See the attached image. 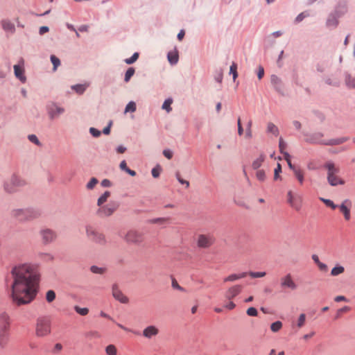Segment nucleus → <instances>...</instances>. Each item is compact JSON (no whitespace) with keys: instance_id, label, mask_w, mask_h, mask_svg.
<instances>
[{"instance_id":"5701e85b","label":"nucleus","mask_w":355,"mask_h":355,"mask_svg":"<svg viewBox=\"0 0 355 355\" xmlns=\"http://www.w3.org/2000/svg\"><path fill=\"white\" fill-rule=\"evenodd\" d=\"M349 139L348 137H340L336 139H332L329 140L325 143L326 145H330V146H335V145H340L345 141H347Z\"/></svg>"},{"instance_id":"ea45409f","label":"nucleus","mask_w":355,"mask_h":355,"mask_svg":"<svg viewBox=\"0 0 355 355\" xmlns=\"http://www.w3.org/2000/svg\"><path fill=\"white\" fill-rule=\"evenodd\" d=\"M136 110V104L133 101H130L128 103V104L126 105L125 109V113H127L128 112H134Z\"/></svg>"},{"instance_id":"338daca9","label":"nucleus","mask_w":355,"mask_h":355,"mask_svg":"<svg viewBox=\"0 0 355 355\" xmlns=\"http://www.w3.org/2000/svg\"><path fill=\"white\" fill-rule=\"evenodd\" d=\"M172 286H173V288L178 289L181 291H184V288L179 285V284L177 282V281L175 279H173L172 281Z\"/></svg>"},{"instance_id":"473e14b6","label":"nucleus","mask_w":355,"mask_h":355,"mask_svg":"<svg viewBox=\"0 0 355 355\" xmlns=\"http://www.w3.org/2000/svg\"><path fill=\"white\" fill-rule=\"evenodd\" d=\"M346 85L349 88L355 89V78L349 75L346 76L345 79Z\"/></svg>"},{"instance_id":"58836bf2","label":"nucleus","mask_w":355,"mask_h":355,"mask_svg":"<svg viewBox=\"0 0 355 355\" xmlns=\"http://www.w3.org/2000/svg\"><path fill=\"white\" fill-rule=\"evenodd\" d=\"M173 103V100L171 98L166 99L163 105H162V109L166 110L167 112H169L171 111V105Z\"/></svg>"},{"instance_id":"6e6552de","label":"nucleus","mask_w":355,"mask_h":355,"mask_svg":"<svg viewBox=\"0 0 355 355\" xmlns=\"http://www.w3.org/2000/svg\"><path fill=\"white\" fill-rule=\"evenodd\" d=\"M86 235L89 239L96 243L105 245L106 243L105 236L98 232L94 227L87 225L85 227Z\"/></svg>"},{"instance_id":"9b49d317","label":"nucleus","mask_w":355,"mask_h":355,"mask_svg":"<svg viewBox=\"0 0 355 355\" xmlns=\"http://www.w3.org/2000/svg\"><path fill=\"white\" fill-rule=\"evenodd\" d=\"M46 111L49 119L54 120L64 112V109L56 103H51L46 105Z\"/></svg>"},{"instance_id":"a19ab883","label":"nucleus","mask_w":355,"mask_h":355,"mask_svg":"<svg viewBox=\"0 0 355 355\" xmlns=\"http://www.w3.org/2000/svg\"><path fill=\"white\" fill-rule=\"evenodd\" d=\"M51 61L53 65V70L55 71L58 67L60 64V61L58 58L53 55L51 56Z\"/></svg>"},{"instance_id":"c85d7f7f","label":"nucleus","mask_w":355,"mask_h":355,"mask_svg":"<svg viewBox=\"0 0 355 355\" xmlns=\"http://www.w3.org/2000/svg\"><path fill=\"white\" fill-rule=\"evenodd\" d=\"M168 60L172 64H176L178 61V55L175 51H171L168 53Z\"/></svg>"},{"instance_id":"4d7b16f0","label":"nucleus","mask_w":355,"mask_h":355,"mask_svg":"<svg viewBox=\"0 0 355 355\" xmlns=\"http://www.w3.org/2000/svg\"><path fill=\"white\" fill-rule=\"evenodd\" d=\"M160 172H161V168L159 166H157V167H155V168H153L152 169V175L154 177V178H158L159 176V174H160Z\"/></svg>"},{"instance_id":"bf43d9fd","label":"nucleus","mask_w":355,"mask_h":355,"mask_svg":"<svg viewBox=\"0 0 355 355\" xmlns=\"http://www.w3.org/2000/svg\"><path fill=\"white\" fill-rule=\"evenodd\" d=\"M168 220L166 218H157L151 220L152 223H165Z\"/></svg>"},{"instance_id":"e433bc0d","label":"nucleus","mask_w":355,"mask_h":355,"mask_svg":"<svg viewBox=\"0 0 355 355\" xmlns=\"http://www.w3.org/2000/svg\"><path fill=\"white\" fill-rule=\"evenodd\" d=\"M98 180L96 178H92L87 184L86 188L89 190L93 189L95 187V186L98 184Z\"/></svg>"},{"instance_id":"4c0bfd02","label":"nucleus","mask_w":355,"mask_h":355,"mask_svg":"<svg viewBox=\"0 0 355 355\" xmlns=\"http://www.w3.org/2000/svg\"><path fill=\"white\" fill-rule=\"evenodd\" d=\"M230 72L233 76V80H235L238 76L237 73V64L235 62H233L230 68Z\"/></svg>"},{"instance_id":"cd10ccee","label":"nucleus","mask_w":355,"mask_h":355,"mask_svg":"<svg viewBox=\"0 0 355 355\" xmlns=\"http://www.w3.org/2000/svg\"><path fill=\"white\" fill-rule=\"evenodd\" d=\"M345 272V268L342 266H336L331 270V275L333 277L338 276Z\"/></svg>"},{"instance_id":"1a4fd4ad","label":"nucleus","mask_w":355,"mask_h":355,"mask_svg":"<svg viewBox=\"0 0 355 355\" xmlns=\"http://www.w3.org/2000/svg\"><path fill=\"white\" fill-rule=\"evenodd\" d=\"M119 204L117 202L112 201L105 205L100 207L96 214L99 217L104 218L112 216L118 209Z\"/></svg>"},{"instance_id":"b1692460","label":"nucleus","mask_w":355,"mask_h":355,"mask_svg":"<svg viewBox=\"0 0 355 355\" xmlns=\"http://www.w3.org/2000/svg\"><path fill=\"white\" fill-rule=\"evenodd\" d=\"M294 173L295 177L298 180L300 185H302L304 181V171L300 169V168H297V169H295L294 171H293Z\"/></svg>"},{"instance_id":"69168bd1","label":"nucleus","mask_w":355,"mask_h":355,"mask_svg":"<svg viewBox=\"0 0 355 355\" xmlns=\"http://www.w3.org/2000/svg\"><path fill=\"white\" fill-rule=\"evenodd\" d=\"M163 155L168 159H171L173 157V153L168 149L164 150Z\"/></svg>"},{"instance_id":"e2e57ef3","label":"nucleus","mask_w":355,"mask_h":355,"mask_svg":"<svg viewBox=\"0 0 355 355\" xmlns=\"http://www.w3.org/2000/svg\"><path fill=\"white\" fill-rule=\"evenodd\" d=\"M286 147V143L284 141L282 138H280L279 141V148L280 152L281 153L284 152Z\"/></svg>"},{"instance_id":"c9c22d12","label":"nucleus","mask_w":355,"mask_h":355,"mask_svg":"<svg viewBox=\"0 0 355 355\" xmlns=\"http://www.w3.org/2000/svg\"><path fill=\"white\" fill-rule=\"evenodd\" d=\"M55 299V293L52 291L49 290L46 293V300L49 303H51L53 302Z\"/></svg>"},{"instance_id":"5fc2aeb1","label":"nucleus","mask_w":355,"mask_h":355,"mask_svg":"<svg viewBox=\"0 0 355 355\" xmlns=\"http://www.w3.org/2000/svg\"><path fill=\"white\" fill-rule=\"evenodd\" d=\"M246 313L250 316H257L258 314L257 310L254 307L248 308Z\"/></svg>"},{"instance_id":"c756f323","label":"nucleus","mask_w":355,"mask_h":355,"mask_svg":"<svg viewBox=\"0 0 355 355\" xmlns=\"http://www.w3.org/2000/svg\"><path fill=\"white\" fill-rule=\"evenodd\" d=\"M88 87V84L76 85L71 87L72 89L75 90L78 94H83L86 88Z\"/></svg>"},{"instance_id":"13d9d810","label":"nucleus","mask_w":355,"mask_h":355,"mask_svg":"<svg viewBox=\"0 0 355 355\" xmlns=\"http://www.w3.org/2000/svg\"><path fill=\"white\" fill-rule=\"evenodd\" d=\"M318 269L321 271V272H326L328 271V266L327 264L322 263V262H320V263H318Z\"/></svg>"},{"instance_id":"423d86ee","label":"nucleus","mask_w":355,"mask_h":355,"mask_svg":"<svg viewBox=\"0 0 355 355\" xmlns=\"http://www.w3.org/2000/svg\"><path fill=\"white\" fill-rule=\"evenodd\" d=\"M26 181L16 175H12L8 178L3 183L4 191L7 193H12L17 191L19 187L24 186Z\"/></svg>"},{"instance_id":"052dcab7","label":"nucleus","mask_w":355,"mask_h":355,"mask_svg":"<svg viewBox=\"0 0 355 355\" xmlns=\"http://www.w3.org/2000/svg\"><path fill=\"white\" fill-rule=\"evenodd\" d=\"M89 132L94 137H98L101 135V132L94 128H90Z\"/></svg>"},{"instance_id":"6e6d98bb","label":"nucleus","mask_w":355,"mask_h":355,"mask_svg":"<svg viewBox=\"0 0 355 355\" xmlns=\"http://www.w3.org/2000/svg\"><path fill=\"white\" fill-rule=\"evenodd\" d=\"M309 16V14L306 13V12H301L300 14H299L297 17L295 18V22L296 23H299L300 21H302L305 17H308Z\"/></svg>"},{"instance_id":"a878e982","label":"nucleus","mask_w":355,"mask_h":355,"mask_svg":"<svg viewBox=\"0 0 355 355\" xmlns=\"http://www.w3.org/2000/svg\"><path fill=\"white\" fill-rule=\"evenodd\" d=\"M110 192L108 191H106L104 192L103 194H102L97 200V205L100 207L103 206V205L107 202V199L110 196Z\"/></svg>"},{"instance_id":"f3484780","label":"nucleus","mask_w":355,"mask_h":355,"mask_svg":"<svg viewBox=\"0 0 355 355\" xmlns=\"http://www.w3.org/2000/svg\"><path fill=\"white\" fill-rule=\"evenodd\" d=\"M40 233L43 242L45 243H51L56 238L55 233L53 230L49 229L42 230Z\"/></svg>"},{"instance_id":"de8ad7c7","label":"nucleus","mask_w":355,"mask_h":355,"mask_svg":"<svg viewBox=\"0 0 355 355\" xmlns=\"http://www.w3.org/2000/svg\"><path fill=\"white\" fill-rule=\"evenodd\" d=\"M350 311V307L347 306H345L341 309H339L338 311H337V313H336V318H338L340 317V315L344 313H347L348 311Z\"/></svg>"},{"instance_id":"3c124183","label":"nucleus","mask_w":355,"mask_h":355,"mask_svg":"<svg viewBox=\"0 0 355 355\" xmlns=\"http://www.w3.org/2000/svg\"><path fill=\"white\" fill-rule=\"evenodd\" d=\"M176 178L178 179V182L182 184H185L186 187L188 188L189 187V182L187 180H183L179 172L176 173Z\"/></svg>"},{"instance_id":"bb28decb","label":"nucleus","mask_w":355,"mask_h":355,"mask_svg":"<svg viewBox=\"0 0 355 355\" xmlns=\"http://www.w3.org/2000/svg\"><path fill=\"white\" fill-rule=\"evenodd\" d=\"M267 132L275 136H277L279 135L278 128L271 122H269L267 125Z\"/></svg>"},{"instance_id":"4468645a","label":"nucleus","mask_w":355,"mask_h":355,"mask_svg":"<svg viewBox=\"0 0 355 355\" xmlns=\"http://www.w3.org/2000/svg\"><path fill=\"white\" fill-rule=\"evenodd\" d=\"M340 212L343 214L345 220L349 221L351 219L350 209L352 202L349 200H345L342 204L338 207Z\"/></svg>"},{"instance_id":"79ce46f5","label":"nucleus","mask_w":355,"mask_h":355,"mask_svg":"<svg viewBox=\"0 0 355 355\" xmlns=\"http://www.w3.org/2000/svg\"><path fill=\"white\" fill-rule=\"evenodd\" d=\"M320 200L322 201L327 207H331L332 209H335L338 207V206L335 205L331 200L320 198Z\"/></svg>"},{"instance_id":"8fccbe9b","label":"nucleus","mask_w":355,"mask_h":355,"mask_svg":"<svg viewBox=\"0 0 355 355\" xmlns=\"http://www.w3.org/2000/svg\"><path fill=\"white\" fill-rule=\"evenodd\" d=\"M266 275L265 272H250L249 275L252 278L263 277Z\"/></svg>"},{"instance_id":"603ef678","label":"nucleus","mask_w":355,"mask_h":355,"mask_svg":"<svg viewBox=\"0 0 355 355\" xmlns=\"http://www.w3.org/2000/svg\"><path fill=\"white\" fill-rule=\"evenodd\" d=\"M28 138L32 143H34L37 146L40 145V142L35 135H29Z\"/></svg>"},{"instance_id":"aec40b11","label":"nucleus","mask_w":355,"mask_h":355,"mask_svg":"<svg viewBox=\"0 0 355 355\" xmlns=\"http://www.w3.org/2000/svg\"><path fill=\"white\" fill-rule=\"evenodd\" d=\"M1 26L3 29L8 32L10 33H14L15 31V27L13 23H12L10 20L3 19L1 21Z\"/></svg>"},{"instance_id":"774afa93","label":"nucleus","mask_w":355,"mask_h":355,"mask_svg":"<svg viewBox=\"0 0 355 355\" xmlns=\"http://www.w3.org/2000/svg\"><path fill=\"white\" fill-rule=\"evenodd\" d=\"M335 302H339L341 301L348 302V300L343 295H338L334 298Z\"/></svg>"},{"instance_id":"c03bdc74","label":"nucleus","mask_w":355,"mask_h":355,"mask_svg":"<svg viewBox=\"0 0 355 355\" xmlns=\"http://www.w3.org/2000/svg\"><path fill=\"white\" fill-rule=\"evenodd\" d=\"M74 309L78 314L81 315H86L89 313V309L87 308H80L78 306H76Z\"/></svg>"},{"instance_id":"0eeeda50","label":"nucleus","mask_w":355,"mask_h":355,"mask_svg":"<svg viewBox=\"0 0 355 355\" xmlns=\"http://www.w3.org/2000/svg\"><path fill=\"white\" fill-rule=\"evenodd\" d=\"M123 240L128 244L140 245L144 241V235L141 232L135 229L127 231L123 236Z\"/></svg>"},{"instance_id":"7ed1b4c3","label":"nucleus","mask_w":355,"mask_h":355,"mask_svg":"<svg viewBox=\"0 0 355 355\" xmlns=\"http://www.w3.org/2000/svg\"><path fill=\"white\" fill-rule=\"evenodd\" d=\"M11 320L5 311L0 313V346L4 347L8 343Z\"/></svg>"},{"instance_id":"4be33fe9","label":"nucleus","mask_w":355,"mask_h":355,"mask_svg":"<svg viewBox=\"0 0 355 355\" xmlns=\"http://www.w3.org/2000/svg\"><path fill=\"white\" fill-rule=\"evenodd\" d=\"M248 273L244 272H241L240 274H232L229 276H227V277H225L224 279H223V282H234L236 280H238L239 279H242V278H244L247 276Z\"/></svg>"},{"instance_id":"f03ea898","label":"nucleus","mask_w":355,"mask_h":355,"mask_svg":"<svg viewBox=\"0 0 355 355\" xmlns=\"http://www.w3.org/2000/svg\"><path fill=\"white\" fill-rule=\"evenodd\" d=\"M323 167L327 170V179L328 183L333 187L343 185L345 181L339 176L340 168L334 162H327Z\"/></svg>"},{"instance_id":"a18cd8bd","label":"nucleus","mask_w":355,"mask_h":355,"mask_svg":"<svg viewBox=\"0 0 355 355\" xmlns=\"http://www.w3.org/2000/svg\"><path fill=\"white\" fill-rule=\"evenodd\" d=\"M306 321V315L304 313H301L297 320V327L301 328L304 325Z\"/></svg>"},{"instance_id":"6ab92c4d","label":"nucleus","mask_w":355,"mask_h":355,"mask_svg":"<svg viewBox=\"0 0 355 355\" xmlns=\"http://www.w3.org/2000/svg\"><path fill=\"white\" fill-rule=\"evenodd\" d=\"M159 330L155 326H148L143 331V336L147 338H151L158 334Z\"/></svg>"},{"instance_id":"680f3d73","label":"nucleus","mask_w":355,"mask_h":355,"mask_svg":"<svg viewBox=\"0 0 355 355\" xmlns=\"http://www.w3.org/2000/svg\"><path fill=\"white\" fill-rule=\"evenodd\" d=\"M237 125H238V134L239 136H241L243 134V128L241 125V121L240 117L238 118Z\"/></svg>"},{"instance_id":"7c9ffc66","label":"nucleus","mask_w":355,"mask_h":355,"mask_svg":"<svg viewBox=\"0 0 355 355\" xmlns=\"http://www.w3.org/2000/svg\"><path fill=\"white\" fill-rule=\"evenodd\" d=\"M282 322L281 321H276L270 324V330L274 332H278L282 328Z\"/></svg>"},{"instance_id":"f704fd0d","label":"nucleus","mask_w":355,"mask_h":355,"mask_svg":"<svg viewBox=\"0 0 355 355\" xmlns=\"http://www.w3.org/2000/svg\"><path fill=\"white\" fill-rule=\"evenodd\" d=\"M252 121L251 120H250L247 124V128H246V130H245V138L246 139H251L252 137Z\"/></svg>"},{"instance_id":"ddd939ff","label":"nucleus","mask_w":355,"mask_h":355,"mask_svg":"<svg viewBox=\"0 0 355 355\" xmlns=\"http://www.w3.org/2000/svg\"><path fill=\"white\" fill-rule=\"evenodd\" d=\"M214 238L210 234H200L198 236L197 245L201 248H208L213 245Z\"/></svg>"},{"instance_id":"39448f33","label":"nucleus","mask_w":355,"mask_h":355,"mask_svg":"<svg viewBox=\"0 0 355 355\" xmlns=\"http://www.w3.org/2000/svg\"><path fill=\"white\" fill-rule=\"evenodd\" d=\"M51 333V321L46 317H40L36 320L35 335L37 337H44Z\"/></svg>"},{"instance_id":"f8f14e48","label":"nucleus","mask_w":355,"mask_h":355,"mask_svg":"<svg viewBox=\"0 0 355 355\" xmlns=\"http://www.w3.org/2000/svg\"><path fill=\"white\" fill-rule=\"evenodd\" d=\"M280 286L282 289L288 288L291 291H294L297 288V285L290 273L281 277Z\"/></svg>"},{"instance_id":"09e8293b","label":"nucleus","mask_w":355,"mask_h":355,"mask_svg":"<svg viewBox=\"0 0 355 355\" xmlns=\"http://www.w3.org/2000/svg\"><path fill=\"white\" fill-rule=\"evenodd\" d=\"M282 173V166L280 164H277V167L275 169L274 171V180H277V179L280 178L279 173Z\"/></svg>"},{"instance_id":"2eb2a0df","label":"nucleus","mask_w":355,"mask_h":355,"mask_svg":"<svg viewBox=\"0 0 355 355\" xmlns=\"http://www.w3.org/2000/svg\"><path fill=\"white\" fill-rule=\"evenodd\" d=\"M243 289L242 286L241 285H234L230 287L227 291L225 292V297L226 299L231 300L234 299L236 296L241 293Z\"/></svg>"},{"instance_id":"9d476101","label":"nucleus","mask_w":355,"mask_h":355,"mask_svg":"<svg viewBox=\"0 0 355 355\" xmlns=\"http://www.w3.org/2000/svg\"><path fill=\"white\" fill-rule=\"evenodd\" d=\"M287 202L295 210L300 211L302 206V198L300 195L294 194L292 191L287 193Z\"/></svg>"},{"instance_id":"49530a36","label":"nucleus","mask_w":355,"mask_h":355,"mask_svg":"<svg viewBox=\"0 0 355 355\" xmlns=\"http://www.w3.org/2000/svg\"><path fill=\"white\" fill-rule=\"evenodd\" d=\"M139 58V53H135L131 58L125 60V62L128 64L134 63Z\"/></svg>"},{"instance_id":"0e129e2a","label":"nucleus","mask_w":355,"mask_h":355,"mask_svg":"<svg viewBox=\"0 0 355 355\" xmlns=\"http://www.w3.org/2000/svg\"><path fill=\"white\" fill-rule=\"evenodd\" d=\"M336 16L333 17V19H328L327 21V26H336L338 24V21L336 19Z\"/></svg>"},{"instance_id":"412c9836","label":"nucleus","mask_w":355,"mask_h":355,"mask_svg":"<svg viewBox=\"0 0 355 355\" xmlns=\"http://www.w3.org/2000/svg\"><path fill=\"white\" fill-rule=\"evenodd\" d=\"M347 11V4L345 3H338L335 10V16L336 17H340L344 14H345Z\"/></svg>"},{"instance_id":"37998d69","label":"nucleus","mask_w":355,"mask_h":355,"mask_svg":"<svg viewBox=\"0 0 355 355\" xmlns=\"http://www.w3.org/2000/svg\"><path fill=\"white\" fill-rule=\"evenodd\" d=\"M256 178L258 180L263 182L266 180V173L263 170H258L256 173Z\"/></svg>"},{"instance_id":"dca6fc26","label":"nucleus","mask_w":355,"mask_h":355,"mask_svg":"<svg viewBox=\"0 0 355 355\" xmlns=\"http://www.w3.org/2000/svg\"><path fill=\"white\" fill-rule=\"evenodd\" d=\"M112 295L121 303L126 304L128 302V298L123 295L116 285L112 286Z\"/></svg>"},{"instance_id":"393cba45","label":"nucleus","mask_w":355,"mask_h":355,"mask_svg":"<svg viewBox=\"0 0 355 355\" xmlns=\"http://www.w3.org/2000/svg\"><path fill=\"white\" fill-rule=\"evenodd\" d=\"M265 155L263 154L259 155V156L255 159L252 164V166L254 169H258L263 164L265 160Z\"/></svg>"},{"instance_id":"a211bd4d","label":"nucleus","mask_w":355,"mask_h":355,"mask_svg":"<svg viewBox=\"0 0 355 355\" xmlns=\"http://www.w3.org/2000/svg\"><path fill=\"white\" fill-rule=\"evenodd\" d=\"M15 76L22 83H25L26 78L24 76V69L22 66L19 64L14 65Z\"/></svg>"},{"instance_id":"72a5a7b5","label":"nucleus","mask_w":355,"mask_h":355,"mask_svg":"<svg viewBox=\"0 0 355 355\" xmlns=\"http://www.w3.org/2000/svg\"><path fill=\"white\" fill-rule=\"evenodd\" d=\"M135 71L134 68L130 67L128 69V70L125 72L124 78V80L125 83H128L130 80L132 76L135 74Z\"/></svg>"},{"instance_id":"f257e3e1","label":"nucleus","mask_w":355,"mask_h":355,"mask_svg":"<svg viewBox=\"0 0 355 355\" xmlns=\"http://www.w3.org/2000/svg\"><path fill=\"white\" fill-rule=\"evenodd\" d=\"M10 297L19 306L30 304L35 298L40 275L36 265L30 263L15 265L11 270Z\"/></svg>"},{"instance_id":"864d4df0","label":"nucleus","mask_w":355,"mask_h":355,"mask_svg":"<svg viewBox=\"0 0 355 355\" xmlns=\"http://www.w3.org/2000/svg\"><path fill=\"white\" fill-rule=\"evenodd\" d=\"M91 271L95 274H103L105 270L102 268H98V266H93L91 267Z\"/></svg>"},{"instance_id":"20e7f679","label":"nucleus","mask_w":355,"mask_h":355,"mask_svg":"<svg viewBox=\"0 0 355 355\" xmlns=\"http://www.w3.org/2000/svg\"><path fill=\"white\" fill-rule=\"evenodd\" d=\"M11 214L16 219L23 221L37 218L41 215V212L33 208L15 209L12 211Z\"/></svg>"},{"instance_id":"2f4dec72","label":"nucleus","mask_w":355,"mask_h":355,"mask_svg":"<svg viewBox=\"0 0 355 355\" xmlns=\"http://www.w3.org/2000/svg\"><path fill=\"white\" fill-rule=\"evenodd\" d=\"M105 352L107 355H116L117 349L114 345H109L105 347Z\"/></svg>"}]
</instances>
